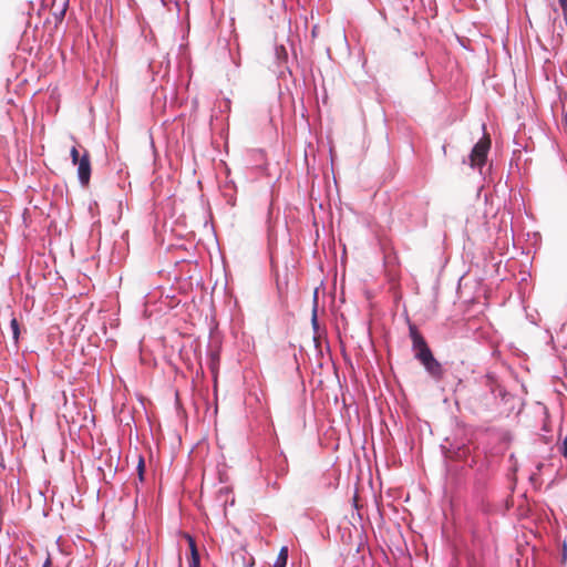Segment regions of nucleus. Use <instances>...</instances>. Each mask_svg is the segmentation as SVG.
<instances>
[{"label": "nucleus", "instance_id": "obj_6", "mask_svg": "<svg viewBox=\"0 0 567 567\" xmlns=\"http://www.w3.org/2000/svg\"><path fill=\"white\" fill-rule=\"evenodd\" d=\"M287 559H288V548L287 547H282L280 549L276 560L286 566L287 565Z\"/></svg>", "mask_w": 567, "mask_h": 567}, {"label": "nucleus", "instance_id": "obj_2", "mask_svg": "<svg viewBox=\"0 0 567 567\" xmlns=\"http://www.w3.org/2000/svg\"><path fill=\"white\" fill-rule=\"evenodd\" d=\"M491 147V138L488 134L484 136L474 145L470 155L471 167H482L485 162Z\"/></svg>", "mask_w": 567, "mask_h": 567}, {"label": "nucleus", "instance_id": "obj_10", "mask_svg": "<svg viewBox=\"0 0 567 567\" xmlns=\"http://www.w3.org/2000/svg\"><path fill=\"white\" fill-rule=\"evenodd\" d=\"M137 470H138L140 478L143 480V472H144V460L143 458H140Z\"/></svg>", "mask_w": 567, "mask_h": 567}, {"label": "nucleus", "instance_id": "obj_4", "mask_svg": "<svg viewBox=\"0 0 567 567\" xmlns=\"http://www.w3.org/2000/svg\"><path fill=\"white\" fill-rule=\"evenodd\" d=\"M186 538L188 540L189 549H190V559L188 563V567H199L200 566V559L199 554L196 547V543L194 538L189 535H186Z\"/></svg>", "mask_w": 567, "mask_h": 567}, {"label": "nucleus", "instance_id": "obj_1", "mask_svg": "<svg viewBox=\"0 0 567 567\" xmlns=\"http://www.w3.org/2000/svg\"><path fill=\"white\" fill-rule=\"evenodd\" d=\"M410 338L412 340V350L414 357L421 362L424 369L435 379L440 380L443 378L444 370L442 364L434 358L427 342L421 334L415 324L409 326Z\"/></svg>", "mask_w": 567, "mask_h": 567}, {"label": "nucleus", "instance_id": "obj_3", "mask_svg": "<svg viewBox=\"0 0 567 567\" xmlns=\"http://www.w3.org/2000/svg\"><path fill=\"white\" fill-rule=\"evenodd\" d=\"M76 165H78V177H79L80 183L83 186H87L90 183V177H91V161H90V154L86 150H83L81 159Z\"/></svg>", "mask_w": 567, "mask_h": 567}, {"label": "nucleus", "instance_id": "obj_11", "mask_svg": "<svg viewBox=\"0 0 567 567\" xmlns=\"http://www.w3.org/2000/svg\"><path fill=\"white\" fill-rule=\"evenodd\" d=\"M50 564H51V559H50V558H48V559L45 560V563H44L43 567H49V566H50Z\"/></svg>", "mask_w": 567, "mask_h": 567}, {"label": "nucleus", "instance_id": "obj_8", "mask_svg": "<svg viewBox=\"0 0 567 567\" xmlns=\"http://www.w3.org/2000/svg\"><path fill=\"white\" fill-rule=\"evenodd\" d=\"M558 451L565 458H567V435L563 439L561 443L559 444Z\"/></svg>", "mask_w": 567, "mask_h": 567}, {"label": "nucleus", "instance_id": "obj_7", "mask_svg": "<svg viewBox=\"0 0 567 567\" xmlns=\"http://www.w3.org/2000/svg\"><path fill=\"white\" fill-rule=\"evenodd\" d=\"M70 155H71V158H72V163L74 165H76L80 162L81 156H82V155H80L79 148L76 146H73L71 148Z\"/></svg>", "mask_w": 567, "mask_h": 567}, {"label": "nucleus", "instance_id": "obj_5", "mask_svg": "<svg viewBox=\"0 0 567 567\" xmlns=\"http://www.w3.org/2000/svg\"><path fill=\"white\" fill-rule=\"evenodd\" d=\"M10 328L12 331V339L14 341V344L17 346L19 342V337H20V324L16 318L11 319Z\"/></svg>", "mask_w": 567, "mask_h": 567}, {"label": "nucleus", "instance_id": "obj_9", "mask_svg": "<svg viewBox=\"0 0 567 567\" xmlns=\"http://www.w3.org/2000/svg\"><path fill=\"white\" fill-rule=\"evenodd\" d=\"M558 2L561 7L564 18L567 21V0H558Z\"/></svg>", "mask_w": 567, "mask_h": 567}]
</instances>
